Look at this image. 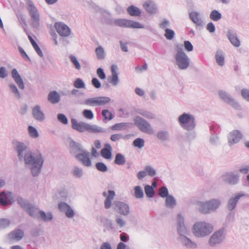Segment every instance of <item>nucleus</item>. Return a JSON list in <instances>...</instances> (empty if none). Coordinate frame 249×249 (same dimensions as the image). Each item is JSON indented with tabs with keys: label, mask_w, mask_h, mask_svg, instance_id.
I'll use <instances>...</instances> for the list:
<instances>
[{
	"label": "nucleus",
	"mask_w": 249,
	"mask_h": 249,
	"mask_svg": "<svg viewBox=\"0 0 249 249\" xmlns=\"http://www.w3.org/2000/svg\"><path fill=\"white\" fill-rule=\"evenodd\" d=\"M14 150L17 154L18 160L24 161L26 168L30 169L33 177H37L40 173L44 159L40 153H34L28 149V144L17 140L12 142Z\"/></svg>",
	"instance_id": "nucleus-1"
},
{
	"label": "nucleus",
	"mask_w": 249,
	"mask_h": 249,
	"mask_svg": "<svg viewBox=\"0 0 249 249\" xmlns=\"http://www.w3.org/2000/svg\"><path fill=\"white\" fill-rule=\"evenodd\" d=\"M71 122L72 128L81 133H83L84 131H87L91 133L106 132L105 129L100 126L95 124L91 125L84 122H78L74 118H72Z\"/></svg>",
	"instance_id": "nucleus-2"
},
{
	"label": "nucleus",
	"mask_w": 249,
	"mask_h": 249,
	"mask_svg": "<svg viewBox=\"0 0 249 249\" xmlns=\"http://www.w3.org/2000/svg\"><path fill=\"white\" fill-rule=\"evenodd\" d=\"M213 231V226L205 221L196 222L192 228V233L197 238H204L209 235Z\"/></svg>",
	"instance_id": "nucleus-3"
},
{
	"label": "nucleus",
	"mask_w": 249,
	"mask_h": 249,
	"mask_svg": "<svg viewBox=\"0 0 249 249\" xmlns=\"http://www.w3.org/2000/svg\"><path fill=\"white\" fill-rule=\"evenodd\" d=\"M177 51L175 54V64L180 70L188 69L191 63L189 56L184 52L182 45H178L176 46Z\"/></svg>",
	"instance_id": "nucleus-4"
},
{
	"label": "nucleus",
	"mask_w": 249,
	"mask_h": 249,
	"mask_svg": "<svg viewBox=\"0 0 249 249\" xmlns=\"http://www.w3.org/2000/svg\"><path fill=\"white\" fill-rule=\"evenodd\" d=\"M221 204L220 200L216 198L211 199L206 201H197L196 202L198 211L203 214H209L216 211Z\"/></svg>",
	"instance_id": "nucleus-5"
},
{
	"label": "nucleus",
	"mask_w": 249,
	"mask_h": 249,
	"mask_svg": "<svg viewBox=\"0 0 249 249\" xmlns=\"http://www.w3.org/2000/svg\"><path fill=\"white\" fill-rule=\"evenodd\" d=\"M26 8L31 17V25L36 29H38L40 26V14L31 0H26Z\"/></svg>",
	"instance_id": "nucleus-6"
},
{
	"label": "nucleus",
	"mask_w": 249,
	"mask_h": 249,
	"mask_svg": "<svg viewBox=\"0 0 249 249\" xmlns=\"http://www.w3.org/2000/svg\"><path fill=\"white\" fill-rule=\"evenodd\" d=\"M110 25H115L123 28L143 29L144 26L140 22L125 18L110 19L108 22Z\"/></svg>",
	"instance_id": "nucleus-7"
},
{
	"label": "nucleus",
	"mask_w": 249,
	"mask_h": 249,
	"mask_svg": "<svg viewBox=\"0 0 249 249\" xmlns=\"http://www.w3.org/2000/svg\"><path fill=\"white\" fill-rule=\"evenodd\" d=\"M178 122L182 127L188 130H192L196 126L195 118L191 114L183 113L180 115Z\"/></svg>",
	"instance_id": "nucleus-8"
},
{
	"label": "nucleus",
	"mask_w": 249,
	"mask_h": 249,
	"mask_svg": "<svg viewBox=\"0 0 249 249\" xmlns=\"http://www.w3.org/2000/svg\"><path fill=\"white\" fill-rule=\"evenodd\" d=\"M225 237L224 229L221 228L214 231L210 236L208 240V244L211 247H215L223 242Z\"/></svg>",
	"instance_id": "nucleus-9"
},
{
	"label": "nucleus",
	"mask_w": 249,
	"mask_h": 249,
	"mask_svg": "<svg viewBox=\"0 0 249 249\" xmlns=\"http://www.w3.org/2000/svg\"><path fill=\"white\" fill-rule=\"evenodd\" d=\"M110 101V98L106 96H99L88 98L85 101H81L79 104L86 105L88 106L95 107L103 106Z\"/></svg>",
	"instance_id": "nucleus-10"
},
{
	"label": "nucleus",
	"mask_w": 249,
	"mask_h": 249,
	"mask_svg": "<svg viewBox=\"0 0 249 249\" xmlns=\"http://www.w3.org/2000/svg\"><path fill=\"white\" fill-rule=\"evenodd\" d=\"M134 121L135 124L142 132L148 134H154V131L151 124L144 119L140 117H136Z\"/></svg>",
	"instance_id": "nucleus-11"
},
{
	"label": "nucleus",
	"mask_w": 249,
	"mask_h": 249,
	"mask_svg": "<svg viewBox=\"0 0 249 249\" xmlns=\"http://www.w3.org/2000/svg\"><path fill=\"white\" fill-rule=\"evenodd\" d=\"M114 210L120 214L126 216L129 213V207L128 205L120 201H115L113 203Z\"/></svg>",
	"instance_id": "nucleus-12"
},
{
	"label": "nucleus",
	"mask_w": 249,
	"mask_h": 249,
	"mask_svg": "<svg viewBox=\"0 0 249 249\" xmlns=\"http://www.w3.org/2000/svg\"><path fill=\"white\" fill-rule=\"evenodd\" d=\"M219 98L230 105L233 107H236L239 106L238 103L234 100L232 96L228 92L223 90H219L218 92Z\"/></svg>",
	"instance_id": "nucleus-13"
},
{
	"label": "nucleus",
	"mask_w": 249,
	"mask_h": 249,
	"mask_svg": "<svg viewBox=\"0 0 249 249\" xmlns=\"http://www.w3.org/2000/svg\"><path fill=\"white\" fill-rule=\"evenodd\" d=\"M25 236L24 231L19 228H16L7 235V238L9 241H19Z\"/></svg>",
	"instance_id": "nucleus-14"
},
{
	"label": "nucleus",
	"mask_w": 249,
	"mask_h": 249,
	"mask_svg": "<svg viewBox=\"0 0 249 249\" xmlns=\"http://www.w3.org/2000/svg\"><path fill=\"white\" fill-rule=\"evenodd\" d=\"M90 153L85 150L82 152L76 154L75 158L84 166L90 167L92 165L91 161L90 159Z\"/></svg>",
	"instance_id": "nucleus-15"
},
{
	"label": "nucleus",
	"mask_w": 249,
	"mask_h": 249,
	"mask_svg": "<svg viewBox=\"0 0 249 249\" xmlns=\"http://www.w3.org/2000/svg\"><path fill=\"white\" fill-rule=\"evenodd\" d=\"M54 27L57 33L61 36L68 37L71 34V30L70 28L63 22H56L54 24Z\"/></svg>",
	"instance_id": "nucleus-16"
},
{
	"label": "nucleus",
	"mask_w": 249,
	"mask_h": 249,
	"mask_svg": "<svg viewBox=\"0 0 249 249\" xmlns=\"http://www.w3.org/2000/svg\"><path fill=\"white\" fill-rule=\"evenodd\" d=\"M245 196L244 194H236L231 196L228 199L226 208L229 211H233L236 208L237 203L242 196Z\"/></svg>",
	"instance_id": "nucleus-17"
},
{
	"label": "nucleus",
	"mask_w": 249,
	"mask_h": 249,
	"mask_svg": "<svg viewBox=\"0 0 249 249\" xmlns=\"http://www.w3.org/2000/svg\"><path fill=\"white\" fill-rule=\"evenodd\" d=\"M142 6L146 12L150 15H154L158 12V6L152 0L145 1L143 3Z\"/></svg>",
	"instance_id": "nucleus-18"
},
{
	"label": "nucleus",
	"mask_w": 249,
	"mask_h": 249,
	"mask_svg": "<svg viewBox=\"0 0 249 249\" xmlns=\"http://www.w3.org/2000/svg\"><path fill=\"white\" fill-rule=\"evenodd\" d=\"M58 208L59 210L65 214L66 216L69 218H72L75 213L72 208L67 203L61 202L58 204Z\"/></svg>",
	"instance_id": "nucleus-19"
},
{
	"label": "nucleus",
	"mask_w": 249,
	"mask_h": 249,
	"mask_svg": "<svg viewBox=\"0 0 249 249\" xmlns=\"http://www.w3.org/2000/svg\"><path fill=\"white\" fill-rule=\"evenodd\" d=\"M221 178L225 182L231 185L237 184L239 181V175L233 172H228L221 177Z\"/></svg>",
	"instance_id": "nucleus-20"
},
{
	"label": "nucleus",
	"mask_w": 249,
	"mask_h": 249,
	"mask_svg": "<svg viewBox=\"0 0 249 249\" xmlns=\"http://www.w3.org/2000/svg\"><path fill=\"white\" fill-rule=\"evenodd\" d=\"M13 201L12 193L9 191H2L0 193V204L2 206H6L10 204Z\"/></svg>",
	"instance_id": "nucleus-21"
},
{
	"label": "nucleus",
	"mask_w": 249,
	"mask_h": 249,
	"mask_svg": "<svg viewBox=\"0 0 249 249\" xmlns=\"http://www.w3.org/2000/svg\"><path fill=\"white\" fill-rule=\"evenodd\" d=\"M187 235L183 236H178V240L181 243V245L187 249H196L197 247V244L192 241L191 239L187 237Z\"/></svg>",
	"instance_id": "nucleus-22"
},
{
	"label": "nucleus",
	"mask_w": 249,
	"mask_h": 249,
	"mask_svg": "<svg viewBox=\"0 0 249 249\" xmlns=\"http://www.w3.org/2000/svg\"><path fill=\"white\" fill-rule=\"evenodd\" d=\"M242 134L240 131L233 130L228 135V142L230 145L237 143L242 138Z\"/></svg>",
	"instance_id": "nucleus-23"
},
{
	"label": "nucleus",
	"mask_w": 249,
	"mask_h": 249,
	"mask_svg": "<svg viewBox=\"0 0 249 249\" xmlns=\"http://www.w3.org/2000/svg\"><path fill=\"white\" fill-rule=\"evenodd\" d=\"M11 76L19 89L22 90L24 89L25 85L23 80L16 69L12 70Z\"/></svg>",
	"instance_id": "nucleus-24"
},
{
	"label": "nucleus",
	"mask_w": 249,
	"mask_h": 249,
	"mask_svg": "<svg viewBox=\"0 0 249 249\" xmlns=\"http://www.w3.org/2000/svg\"><path fill=\"white\" fill-rule=\"evenodd\" d=\"M189 18L196 26H203V21L200 13L193 11L189 13Z\"/></svg>",
	"instance_id": "nucleus-25"
},
{
	"label": "nucleus",
	"mask_w": 249,
	"mask_h": 249,
	"mask_svg": "<svg viewBox=\"0 0 249 249\" xmlns=\"http://www.w3.org/2000/svg\"><path fill=\"white\" fill-rule=\"evenodd\" d=\"M103 195L106 197L104 202L105 207L107 209H109L111 206L112 200L115 195V192L112 190H108L107 192L105 191L103 193Z\"/></svg>",
	"instance_id": "nucleus-26"
},
{
	"label": "nucleus",
	"mask_w": 249,
	"mask_h": 249,
	"mask_svg": "<svg viewBox=\"0 0 249 249\" xmlns=\"http://www.w3.org/2000/svg\"><path fill=\"white\" fill-rule=\"evenodd\" d=\"M227 37L231 43L235 47H239L240 46V41L237 37V34L231 30L227 32Z\"/></svg>",
	"instance_id": "nucleus-27"
},
{
	"label": "nucleus",
	"mask_w": 249,
	"mask_h": 249,
	"mask_svg": "<svg viewBox=\"0 0 249 249\" xmlns=\"http://www.w3.org/2000/svg\"><path fill=\"white\" fill-rule=\"evenodd\" d=\"M112 147L110 144L106 143L101 151V156L106 159L108 160L111 158Z\"/></svg>",
	"instance_id": "nucleus-28"
},
{
	"label": "nucleus",
	"mask_w": 249,
	"mask_h": 249,
	"mask_svg": "<svg viewBox=\"0 0 249 249\" xmlns=\"http://www.w3.org/2000/svg\"><path fill=\"white\" fill-rule=\"evenodd\" d=\"M69 145L71 151L74 153H81L85 150L80 143L73 140L70 141Z\"/></svg>",
	"instance_id": "nucleus-29"
},
{
	"label": "nucleus",
	"mask_w": 249,
	"mask_h": 249,
	"mask_svg": "<svg viewBox=\"0 0 249 249\" xmlns=\"http://www.w3.org/2000/svg\"><path fill=\"white\" fill-rule=\"evenodd\" d=\"M71 174L75 178H83L84 173L82 168L74 166L71 170Z\"/></svg>",
	"instance_id": "nucleus-30"
},
{
	"label": "nucleus",
	"mask_w": 249,
	"mask_h": 249,
	"mask_svg": "<svg viewBox=\"0 0 249 249\" xmlns=\"http://www.w3.org/2000/svg\"><path fill=\"white\" fill-rule=\"evenodd\" d=\"M26 212L32 217L38 219L41 210L32 204Z\"/></svg>",
	"instance_id": "nucleus-31"
},
{
	"label": "nucleus",
	"mask_w": 249,
	"mask_h": 249,
	"mask_svg": "<svg viewBox=\"0 0 249 249\" xmlns=\"http://www.w3.org/2000/svg\"><path fill=\"white\" fill-rule=\"evenodd\" d=\"M17 201L18 204L19 205L20 207L25 211H26L32 205L29 200L24 199L20 196L18 197Z\"/></svg>",
	"instance_id": "nucleus-32"
},
{
	"label": "nucleus",
	"mask_w": 249,
	"mask_h": 249,
	"mask_svg": "<svg viewBox=\"0 0 249 249\" xmlns=\"http://www.w3.org/2000/svg\"><path fill=\"white\" fill-rule=\"evenodd\" d=\"M60 94L56 91H51L48 96V100L53 104H56L60 101Z\"/></svg>",
	"instance_id": "nucleus-33"
},
{
	"label": "nucleus",
	"mask_w": 249,
	"mask_h": 249,
	"mask_svg": "<svg viewBox=\"0 0 249 249\" xmlns=\"http://www.w3.org/2000/svg\"><path fill=\"white\" fill-rule=\"evenodd\" d=\"M127 12L129 15L133 17H139L142 14L141 10L134 5H131L128 7Z\"/></svg>",
	"instance_id": "nucleus-34"
},
{
	"label": "nucleus",
	"mask_w": 249,
	"mask_h": 249,
	"mask_svg": "<svg viewBox=\"0 0 249 249\" xmlns=\"http://www.w3.org/2000/svg\"><path fill=\"white\" fill-rule=\"evenodd\" d=\"M34 118L39 122H42L45 119V115L41 110H32Z\"/></svg>",
	"instance_id": "nucleus-35"
},
{
	"label": "nucleus",
	"mask_w": 249,
	"mask_h": 249,
	"mask_svg": "<svg viewBox=\"0 0 249 249\" xmlns=\"http://www.w3.org/2000/svg\"><path fill=\"white\" fill-rule=\"evenodd\" d=\"M8 86L10 92L13 94L14 97L17 99H20L21 94L17 86L13 83H10Z\"/></svg>",
	"instance_id": "nucleus-36"
},
{
	"label": "nucleus",
	"mask_w": 249,
	"mask_h": 249,
	"mask_svg": "<svg viewBox=\"0 0 249 249\" xmlns=\"http://www.w3.org/2000/svg\"><path fill=\"white\" fill-rule=\"evenodd\" d=\"M177 204L176 200L172 196H169L165 199V206L168 209H173Z\"/></svg>",
	"instance_id": "nucleus-37"
},
{
	"label": "nucleus",
	"mask_w": 249,
	"mask_h": 249,
	"mask_svg": "<svg viewBox=\"0 0 249 249\" xmlns=\"http://www.w3.org/2000/svg\"><path fill=\"white\" fill-rule=\"evenodd\" d=\"M130 126L131 124L127 123H121L112 125L111 128L113 130H124L126 129L128 127H130Z\"/></svg>",
	"instance_id": "nucleus-38"
},
{
	"label": "nucleus",
	"mask_w": 249,
	"mask_h": 249,
	"mask_svg": "<svg viewBox=\"0 0 249 249\" xmlns=\"http://www.w3.org/2000/svg\"><path fill=\"white\" fill-rule=\"evenodd\" d=\"M38 219L45 222H48L51 221L53 219V215L51 212L45 213L44 211H41Z\"/></svg>",
	"instance_id": "nucleus-39"
},
{
	"label": "nucleus",
	"mask_w": 249,
	"mask_h": 249,
	"mask_svg": "<svg viewBox=\"0 0 249 249\" xmlns=\"http://www.w3.org/2000/svg\"><path fill=\"white\" fill-rule=\"evenodd\" d=\"M158 139L162 142L168 141L169 139V134L167 131H159L157 134Z\"/></svg>",
	"instance_id": "nucleus-40"
},
{
	"label": "nucleus",
	"mask_w": 249,
	"mask_h": 249,
	"mask_svg": "<svg viewBox=\"0 0 249 249\" xmlns=\"http://www.w3.org/2000/svg\"><path fill=\"white\" fill-rule=\"evenodd\" d=\"M216 63L220 66H223L225 64V57L222 52L218 51L215 54Z\"/></svg>",
	"instance_id": "nucleus-41"
},
{
	"label": "nucleus",
	"mask_w": 249,
	"mask_h": 249,
	"mask_svg": "<svg viewBox=\"0 0 249 249\" xmlns=\"http://www.w3.org/2000/svg\"><path fill=\"white\" fill-rule=\"evenodd\" d=\"M97 58L99 60H103L105 58L106 53L104 48L102 46H98L95 49Z\"/></svg>",
	"instance_id": "nucleus-42"
},
{
	"label": "nucleus",
	"mask_w": 249,
	"mask_h": 249,
	"mask_svg": "<svg viewBox=\"0 0 249 249\" xmlns=\"http://www.w3.org/2000/svg\"><path fill=\"white\" fill-rule=\"evenodd\" d=\"M177 231L179 234V236H183L185 235H188L190 234L189 229L187 228L186 226L177 228Z\"/></svg>",
	"instance_id": "nucleus-43"
},
{
	"label": "nucleus",
	"mask_w": 249,
	"mask_h": 249,
	"mask_svg": "<svg viewBox=\"0 0 249 249\" xmlns=\"http://www.w3.org/2000/svg\"><path fill=\"white\" fill-rule=\"evenodd\" d=\"M210 18L213 21H217L222 18V15L218 11L213 10L210 14Z\"/></svg>",
	"instance_id": "nucleus-44"
},
{
	"label": "nucleus",
	"mask_w": 249,
	"mask_h": 249,
	"mask_svg": "<svg viewBox=\"0 0 249 249\" xmlns=\"http://www.w3.org/2000/svg\"><path fill=\"white\" fill-rule=\"evenodd\" d=\"M107 81L113 86H116L119 82L118 74H111L107 77Z\"/></svg>",
	"instance_id": "nucleus-45"
},
{
	"label": "nucleus",
	"mask_w": 249,
	"mask_h": 249,
	"mask_svg": "<svg viewBox=\"0 0 249 249\" xmlns=\"http://www.w3.org/2000/svg\"><path fill=\"white\" fill-rule=\"evenodd\" d=\"M134 196L136 198H142L144 196L143 191L142 187L140 186H135L134 188Z\"/></svg>",
	"instance_id": "nucleus-46"
},
{
	"label": "nucleus",
	"mask_w": 249,
	"mask_h": 249,
	"mask_svg": "<svg viewBox=\"0 0 249 249\" xmlns=\"http://www.w3.org/2000/svg\"><path fill=\"white\" fill-rule=\"evenodd\" d=\"M114 162L118 165H124L125 163L124 156L120 153H118L115 156Z\"/></svg>",
	"instance_id": "nucleus-47"
},
{
	"label": "nucleus",
	"mask_w": 249,
	"mask_h": 249,
	"mask_svg": "<svg viewBox=\"0 0 249 249\" xmlns=\"http://www.w3.org/2000/svg\"><path fill=\"white\" fill-rule=\"evenodd\" d=\"M29 136L34 139L37 138L39 137V134L37 129L33 126H29L28 128Z\"/></svg>",
	"instance_id": "nucleus-48"
},
{
	"label": "nucleus",
	"mask_w": 249,
	"mask_h": 249,
	"mask_svg": "<svg viewBox=\"0 0 249 249\" xmlns=\"http://www.w3.org/2000/svg\"><path fill=\"white\" fill-rule=\"evenodd\" d=\"M145 193L147 197H153L155 195V191L154 188L149 185H147L144 187Z\"/></svg>",
	"instance_id": "nucleus-49"
},
{
	"label": "nucleus",
	"mask_w": 249,
	"mask_h": 249,
	"mask_svg": "<svg viewBox=\"0 0 249 249\" xmlns=\"http://www.w3.org/2000/svg\"><path fill=\"white\" fill-rule=\"evenodd\" d=\"M165 34L164 36L168 40H172L173 39L175 36V32L171 29L166 28L165 30Z\"/></svg>",
	"instance_id": "nucleus-50"
},
{
	"label": "nucleus",
	"mask_w": 249,
	"mask_h": 249,
	"mask_svg": "<svg viewBox=\"0 0 249 249\" xmlns=\"http://www.w3.org/2000/svg\"><path fill=\"white\" fill-rule=\"evenodd\" d=\"M184 222L185 219L184 216L181 214L178 213L177 217V228L185 226Z\"/></svg>",
	"instance_id": "nucleus-51"
},
{
	"label": "nucleus",
	"mask_w": 249,
	"mask_h": 249,
	"mask_svg": "<svg viewBox=\"0 0 249 249\" xmlns=\"http://www.w3.org/2000/svg\"><path fill=\"white\" fill-rule=\"evenodd\" d=\"M144 170L146 171V175H148L150 177H154L156 175V171L151 166H146L144 167Z\"/></svg>",
	"instance_id": "nucleus-52"
},
{
	"label": "nucleus",
	"mask_w": 249,
	"mask_h": 249,
	"mask_svg": "<svg viewBox=\"0 0 249 249\" xmlns=\"http://www.w3.org/2000/svg\"><path fill=\"white\" fill-rule=\"evenodd\" d=\"M133 145L139 148H142L144 146V141L142 138H137L133 142Z\"/></svg>",
	"instance_id": "nucleus-53"
},
{
	"label": "nucleus",
	"mask_w": 249,
	"mask_h": 249,
	"mask_svg": "<svg viewBox=\"0 0 249 249\" xmlns=\"http://www.w3.org/2000/svg\"><path fill=\"white\" fill-rule=\"evenodd\" d=\"M70 59L71 61L74 65L75 68L77 70H80L81 68V67L76 56L71 55L70 56Z\"/></svg>",
	"instance_id": "nucleus-54"
},
{
	"label": "nucleus",
	"mask_w": 249,
	"mask_h": 249,
	"mask_svg": "<svg viewBox=\"0 0 249 249\" xmlns=\"http://www.w3.org/2000/svg\"><path fill=\"white\" fill-rule=\"evenodd\" d=\"M95 166L97 169L100 172H106L107 171V166L103 162H97L96 163Z\"/></svg>",
	"instance_id": "nucleus-55"
},
{
	"label": "nucleus",
	"mask_w": 249,
	"mask_h": 249,
	"mask_svg": "<svg viewBox=\"0 0 249 249\" xmlns=\"http://www.w3.org/2000/svg\"><path fill=\"white\" fill-rule=\"evenodd\" d=\"M10 221L8 219L1 218L0 219V229H5L9 226Z\"/></svg>",
	"instance_id": "nucleus-56"
},
{
	"label": "nucleus",
	"mask_w": 249,
	"mask_h": 249,
	"mask_svg": "<svg viewBox=\"0 0 249 249\" xmlns=\"http://www.w3.org/2000/svg\"><path fill=\"white\" fill-rule=\"evenodd\" d=\"M57 118L58 121L62 124L66 125L68 124V120L64 114L59 113L57 115Z\"/></svg>",
	"instance_id": "nucleus-57"
},
{
	"label": "nucleus",
	"mask_w": 249,
	"mask_h": 249,
	"mask_svg": "<svg viewBox=\"0 0 249 249\" xmlns=\"http://www.w3.org/2000/svg\"><path fill=\"white\" fill-rule=\"evenodd\" d=\"M241 95L244 100L249 102V89H242L241 90Z\"/></svg>",
	"instance_id": "nucleus-58"
},
{
	"label": "nucleus",
	"mask_w": 249,
	"mask_h": 249,
	"mask_svg": "<svg viewBox=\"0 0 249 249\" xmlns=\"http://www.w3.org/2000/svg\"><path fill=\"white\" fill-rule=\"evenodd\" d=\"M74 86L77 89H82L85 88V85L81 79L77 78L74 82Z\"/></svg>",
	"instance_id": "nucleus-59"
},
{
	"label": "nucleus",
	"mask_w": 249,
	"mask_h": 249,
	"mask_svg": "<svg viewBox=\"0 0 249 249\" xmlns=\"http://www.w3.org/2000/svg\"><path fill=\"white\" fill-rule=\"evenodd\" d=\"M159 195L162 198L167 197L169 196L168 191L166 187H162L159 190Z\"/></svg>",
	"instance_id": "nucleus-60"
},
{
	"label": "nucleus",
	"mask_w": 249,
	"mask_h": 249,
	"mask_svg": "<svg viewBox=\"0 0 249 249\" xmlns=\"http://www.w3.org/2000/svg\"><path fill=\"white\" fill-rule=\"evenodd\" d=\"M140 113L147 118L153 119L155 118V115L147 110H140Z\"/></svg>",
	"instance_id": "nucleus-61"
},
{
	"label": "nucleus",
	"mask_w": 249,
	"mask_h": 249,
	"mask_svg": "<svg viewBox=\"0 0 249 249\" xmlns=\"http://www.w3.org/2000/svg\"><path fill=\"white\" fill-rule=\"evenodd\" d=\"M102 114L106 120H110L113 118L112 113L108 110H102Z\"/></svg>",
	"instance_id": "nucleus-62"
},
{
	"label": "nucleus",
	"mask_w": 249,
	"mask_h": 249,
	"mask_svg": "<svg viewBox=\"0 0 249 249\" xmlns=\"http://www.w3.org/2000/svg\"><path fill=\"white\" fill-rule=\"evenodd\" d=\"M126 136H124L122 134H113L110 137V140L113 142H116L120 140L121 139H124Z\"/></svg>",
	"instance_id": "nucleus-63"
},
{
	"label": "nucleus",
	"mask_w": 249,
	"mask_h": 249,
	"mask_svg": "<svg viewBox=\"0 0 249 249\" xmlns=\"http://www.w3.org/2000/svg\"><path fill=\"white\" fill-rule=\"evenodd\" d=\"M170 23L168 19L167 18H164L162 21L159 24V27L162 29L169 27L170 26Z\"/></svg>",
	"instance_id": "nucleus-64"
}]
</instances>
